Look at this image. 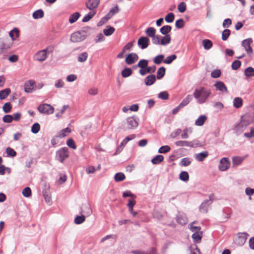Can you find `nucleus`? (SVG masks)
<instances>
[{"label":"nucleus","mask_w":254,"mask_h":254,"mask_svg":"<svg viewBox=\"0 0 254 254\" xmlns=\"http://www.w3.org/2000/svg\"><path fill=\"white\" fill-rule=\"evenodd\" d=\"M211 93V91L209 89L201 87L194 90L193 96L198 103L203 104L206 102Z\"/></svg>","instance_id":"f257e3e1"},{"label":"nucleus","mask_w":254,"mask_h":254,"mask_svg":"<svg viewBox=\"0 0 254 254\" xmlns=\"http://www.w3.org/2000/svg\"><path fill=\"white\" fill-rule=\"evenodd\" d=\"M248 115H245L242 117L241 122L236 124L233 128V131L237 135L241 134L247 127L250 125V123L247 120Z\"/></svg>","instance_id":"f03ea898"},{"label":"nucleus","mask_w":254,"mask_h":254,"mask_svg":"<svg viewBox=\"0 0 254 254\" xmlns=\"http://www.w3.org/2000/svg\"><path fill=\"white\" fill-rule=\"evenodd\" d=\"M53 51V47H48L45 49L39 51L34 56V60L39 62H43L48 57V54L52 53Z\"/></svg>","instance_id":"7ed1b4c3"},{"label":"nucleus","mask_w":254,"mask_h":254,"mask_svg":"<svg viewBox=\"0 0 254 254\" xmlns=\"http://www.w3.org/2000/svg\"><path fill=\"white\" fill-rule=\"evenodd\" d=\"M175 144L177 146H189L193 148H195L198 146H202V145L198 140H194L192 141L179 140L176 141L175 142Z\"/></svg>","instance_id":"20e7f679"},{"label":"nucleus","mask_w":254,"mask_h":254,"mask_svg":"<svg viewBox=\"0 0 254 254\" xmlns=\"http://www.w3.org/2000/svg\"><path fill=\"white\" fill-rule=\"evenodd\" d=\"M68 157V149L67 147H64L60 148L56 152V159L61 163Z\"/></svg>","instance_id":"39448f33"},{"label":"nucleus","mask_w":254,"mask_h":254,"mask_svg":"<svg viewBox=\"0 0 254 254\" xmlns=\"http://www.w3.org/2000/svg\"><path fill=\"white\" fill-rule=\"evenodd\" d=\"M38 111L44 114H52L54 112V108L51 105L48 104H40L37 108Z\"/></svg>","instance_id":"423d86ee"},{"label":"nucleus","mask_w":254,"mask_h":254,"mask_svg":"<svg viewBox=\"0 0 254 254\" xmlns=\"http://www.w3.org/2000/svg\"><path fill=\"white\" fill-rule=\"evenodd\" d=\"M171 40V38L170 35H165L163 37H161V36L157 35L156 38L154 40V44L165 46L169 44Z\"/></svg>","instance_id":"0eeeda50"},{"label":"nucleus","mask_w":254,"mask_h":254,"mask_svg":"<svg viewBox=\"0 0 254 254\" xmlns=\"http://www.w3.org/2000/svg\"><path fill=\"white\" fill-rule=\"evenodd\" d=\"M85 38L86 35L83 31H77L71 35L70 41L74 43L80 42L83 41Z\"/></svg>","instance_id":"6e6552de"},{"label":"nucleus","mask_w":254,"mask_h":254,"mask_svg":"<svg viewBox=\"0 0 254 254\" xmlns=\"http://www.w3.org/2000/svg\"><path fill=\"white\" fill-rule=\"evenodd\" d=\"M253 43L252 38H248L242 41V45L245 49L247 54L249 57H251L253 54V50L251 46V44Z\"/></svg>","instance_id":"1a4fd4ad"},{"label":"nucleus","mask_w":254,"mask_h":254,"mask_svg":"<svg viewBox=\"0 0 254 254\" xmlns=\"http://www.w3.org/2000/svg\"><path fill=\"white\" fill-rule=\"evenodd\" d=\"M128 129H134L138 126V120L135 117H129L127 119Z\"/></svg>","instance_id":"9d476101"},{"label":"nucleus","mask_w":254,"mask_h":254,"mask_svg":"<svg viewBox=\"0 0 254 254\" xmlns=\"http://www.w3.org/2000/svg\"><path fill=\"white\" fill-rule=\"evenodd\" d=\"M248 234L246 233H239L238 234V237L235 239V243L239 246L243 245L247 239Z\"/></svg>","instance_id":"9b49d317"},{"label":"nucleus","mask_w":254,"mask_h":254,"mask_svg":"<svg viewBox=\"0 0 254 254\" xmlns=\"http://www.w3.org/2000/svg\"><path fill=\"white\" fill-rule=\"evenodd\" d=\"M100 2V0H88L86 3V7L91 10L96 11V9L98 6Z\"/></svg>","instance_id":"f8f14e48"},{"label":"nucleus","mask_w":254,"mask_h":254,"mask_svg":"<svg viewBox=\"0 0 254 254\" xmlns=\"http://www.w3.org/2000/svg\"><path fill=\"white\" fill-rule=\"evenodd\" d=\"M149 44V39L147 37H141L138 40L137 44L142 49L146 48Z\"/></svg>","instance_id":"ddd939ff"},{"label":"nucleus","mask_w":254,"mask_h":254,"mask_svg":"<svg viewBox=\"0 0 254 254\" xmlns=\"http://www.w3.org/2000/svg\"><path fill=\"white\" fill-rule=\"evenodd\" d=\"M138 59V55L135 53H132L127 55L126 58L125 62L127 64H132L137 61Z\"/></svg>","instance_id":"4468645a"},{"label":"nucleus","mask_w":254,"mask_h":254,"mask_svg":"<svg viewBox=\"0 0 254 254\" xmlns=\"http://www.w3.org/2000/svg\"><path fill=\"white\" fill-rule=\"evenodd\" d=\"M230 162L228 158H223L221 159L219 168L220 170L224 171L228 169L230 166Z\"/></svg>","instance_id":"2eb2a0df"},{"label":"nucleus","mask_w":254,"mask_h":254,"mask_svg":"<svg viewBox=\"0 0 254 254\" xmlns=\"http://www.w3.org/2000/svg\"><path fill=\"white\" fill-rule=\"evenodd\" d=\"M212 201L210 197L208 200L204 201L199 207V210L202 213H206L208 211L209 206L212 203Z\"/></svg>","instance_id":"dca6fc26"},{"label":"nucleus","mask_w":254,"mask_h":254,"mask_svg":"<svg viewBox=\"0 0 254 254\" xmlns=\"http://www.w3.org/2000/svg\"><path fill=\"white\" fill-rule=\"evenodd\" d=\"M216 89L222 93H228L227 87L225 84L221 81H217L214 85Z\"/></svg>","instance_id":"f3484780"},{"label":"nucleus","mask_w":254,"mask_h":254,"mask_svg":"<svg viewBox=\"0 0 254 254\" xmlns=\"http://www.w3.org/2000/svg\"><path fill=\"white\" fill-rule=\"evenodd\" d=\"M146 34L152 38V42L154 44V40L156 38L157 35H155L156 29L152 27H148L145 31Z\"/></svg>","instance_id":"a211bd4d"},{"label":"nucleus","mask_w":254,"mask_h":254,"mask_svg":"<svg viewBox=\"0 0 254 254\" xmlns=\"http://www.w3.org/2000/svg\"><path fill=\"white\" fill-rule=\"evenodd\" d=\"M92 209L88 204L82 205L80 213H84L87 216H90L92 214Z\"/></svg>","instance_id":"6ab92c4d"},{"label":"nucleus","mask_w":254,"mask_h":254,"mask_svg":"<svg viewBox=\"0 0 254 254\" xmlns=\"http://www.w3.org/2000/svg\"><path fill=\"white\" fill-rule=\"evenodd\" d=\"M208 156V152L207 151L197 153L194 155V157L196 160L201 162L204 160Z\"/></svg>","instance_id":"aec40b11"},{"label":"nucleus","mask_w":254,"mask_h":254,"mask_svg":"<svg viewBox=\"0 0 254 254\" xmlns=\"http://www.w3.org/2000/svg\"><path fill=\"white\" fill-rule=\"evenodd\" d=\"M156 81V76L154 74H151L147 76L144 79V82L146 85L150 86L152 85Z\"/></svg>","instance_id":"412c9836"},{"label":"nucleus","mask_w":254,"mask_h":254,"mask_svg":"<svg viewBox=\"0 0 254 254\" xmlns=\"http://www.w3.org/2000/svg\"><path fill=\"white\" fill-rule=\"evenodd\" d=\"M35 82L33 80H29L24 84V90L27 93H31L33 88Z\"/></svg>","instance_id":"4be33fe9"},{"label":"nucleus","mask_w":254,"mask_h":254,"mask_svg":"<svg viewBox=\"0 0 254 254\" xmlns=\"http://www.w3.org/2000/svg\"><path fill=\"white\" fill-rule=\"evenodd\" d=\"M177 221L181 225H184L187 224L188 222V219L185 215L179 214L177 216Z\"/></svg>","instance_id":"5701e85b"},{"label":"nucleus","mask_w":254,"mask_h":254,"mask_svg":"<svg viewBox=\"0 0 254 254\" xmlns=\"http://www.w3.org/2000/svg\"><path fill=\"white\" fill-rule=\"evenodd\" d=\"M9 35L12 40H15L19 37V30L17 28H14L9 33Z\"/></svg>","instance_id":"b1692460"},{"label":"nucleus","mask_w":254,"mask_h":254,"mask_svg":"<svg viewBox=\"0 0 254 254\" xmlns=\"http://www.w3.org/2000/svg\"><path fill=\"white\" fill-rule=\"evenodd\" d=\"M243 99L240 97H236L233 102V106L236 108H241L243 105Z\"/></svg>","instance_id":"393cba45"},{"label":"nucleus","mask_w":254,"mask_h":254,"mask_svg":"<svg viewBox=\"0 0 254 254\" xmlns=\"http://www.w3.org/2000/svg\"><path fill=\"white\" fill-rule=\"evenodd\" d=\"M10 89L9 88H5L0 91V99H5L10 93Z\"/></svg>","instance_id":"a878e982"},{"label":"nucleus","mask_w":254,"mask_h":254,"mask_svg":"<svg viewBox=\"0 0 254 254\" xmlns=\"http://www.w3.org/2000/svg\"><path fill=\"white\" fill-rule=\"evenodd\" d=\"M207 120V117L205 115H201L195 121V125L197 126H202Z\"/></svg>","instance_id":"bb28decb"},{"label":"nucleus","mask_w":254,"mask_h":254,"mask_svg":"<svg viewBox=\"0 0 254 254\" xmlns=\"http://www.w3.org/2000/svg\"><path fill=\"white\" fill-rule=\"evenodd\" d=\"M192 98L191 95H188L185 98H184L181 103L179 104L180 107L182 108L187 106L192 100Z\"/></svg>","instance_id":"cd10ccee"},{"label":"nucleus","mask_w":254,"mask_h":254,"mask_svg":"<svg viewBox=\"0 0 254 254\" xmlns=\"http://www.w3.org/2000/svg\"><path fill=\"white\" fill-rule=\"evenodd\" d=\"M172 27L171 26L169 25H165L162 27L160 29V31L161 33L164 35H167L171 31Z\"/></svg>","instance_id":"c85d7f7f"},{"label":"nucleus","mask_w":254,"mask_h":254,"mask_svg":"<svg viewBox=\"0 0 254 254\" xmlns=\"http://www.w3.org/2000/svg\"><path fill=\"white\" fill-rule=\"evenodd\" d=\"M44 12L42 9H38L34 12L32 16L34 19H37L42 18L44 16Z\"/></svg>","instance_id":"c756f323"},{"label":"nucleus","mask_w":254,"mask_h":254,"mask_svg":"<svg viewBox=\"0 0 254 254\" xmlns=\"http://www.w3.org/2000/svg\"><path fill=\"white\" fill-rule=\"evenodd\" d=\"M163 160L164 157L162 155H157L151 160V162L153 164H158L162 162Z\"/></svg>","instance_id":"7c9ffc66"},{"label":"nucleus","mask_w":254,"mask_h":254,"mask_svg":"<svg viewBox=\"0 0 254 254\" xmlns=\"http://www.w3.org/2000/svg\"><path fill=\"white\" fill-rule=\"evenodd\" d=\"M96 13V11H90L88 14L85 15L82 19V21L86 22L89 21Z\"/></svg>","instance_id":"2f4dec72"},{"label":"nucleus","mask_w":254,"mask_h":254,"mask_svg":"<svg viewBox=\"0 0 254 254\" xmlns=\"http://www.w3.org/2000/svg\"><path fill=\"white\" fill-rule=\"evenodd\" d=\"M192 129L191 128H186L184 129L181 134V138L183 139H187L189 137V134L191 133Z\"/></svg>","instance_id":"473e14b6"},{"label":"nucleus","mask_w":254,"mask_h":254,"mask_svg":"<svg viewBox=\"0 0 254 254\" xmlns=\"http://www.w3.org/2000/svg\"><path fill=\"white\" fill-rule=\"evenodd\" d=\"M166 69L164 67H161L158 68L157 71V78L161 79L165 74Z\"/></svg>","instance_id":"72a5a7b5"},{"label":"nucleus","mask_w":254,"mask_h":254,"mask_svg":"<svg viewBox=\"0 0 254 254\" xmlns=\"http://www.w3.org/2000/svg\"><path fill=\"white\" fill-rule=\"evenodd\" d=\"M202 237V233L201 232H196L194 233L192 235V238L194 242H200L201 240Z\"/></svg>","instance_id":"f704fd0d"},{"label":"nucleus","mask_w":254,"mask_h":254,"mask_svg":"<svg viewBox=\"0 0 254 254\" xmlns=\"http://www.w3.org/2000/svg\"><path fill=\"white\" fill-rule=\"evenodd\" d=\"M202 44L205 50L210 49L213 45L212 42L208 39H204L202 41Z\"/></svg>","instance_id":"c9c22d12"},{"label":"nucleus","mask_w":254,"mask_h":254,"mask_svg":"<svg viewBox=\"0 0 254 254\" xmlns=\"http://www.w3.org/2000/svg\"><path fill=\"white\" fill-rule=\"evenodd\" d=\"M125 176L123 173H116L114 176L115 181L117 182H121L125 179Z\"/></svg>","instance_id":"e433bc0d"},{"label":"nucleus","mask_w":254,"mask_h":254,"mask_svg":"<svg viewBox=\"0 0 254 254\" xmlns=\"http://www.w3.org/2000/svg\"><path fill=\"white\" fill-rule=\"evenodd\" d=\"M70 132L71 129L68 127H66L65 128L62 129L59 132L58 136L61 138L65 137L68 133H69Z\"/></svg>","instance_id":"4c0bfd02"},{"label":"nucleus","mask_w":254,"mask_h":254,"mask_svg":"<svg viewBox=\"0 0 254 254\" xmlns=\"http://www.w3.org/2000/svg\"><path fill=\"white\" fill-rule=\"evenodd\" d=\"M115 30L114 27L108 26L106 27V28L103 30V33L106 36H110L114 33Z\"/></svg>","instance_id":"58836bf2"},{"label":"nucleus","mask_w":254,"mask_h":254,"mask_svg":"<svg viewBox=\"0 0 254 254\" xmlns=\"http://www.w3.org/2000/svg\"><path fill=\"white\" fill-rule=\"evenodd\" d=\"M88 56V55L87 52L82 53L78 56L77 60L79 62H84L87 60Z\"/></svg>","instance_id":"ea45409f"},{"label":"nucleus","mask_w":254,"mask_h":254,"mask_svg":"<svg viewBox=\"0 0 254 254\" xmlns=\"http://www.w3.org/2000/svg\"><path fill=\"white\" fill-rule=\"evenodd\" d=\"M245 74L247 77L254 76V68L248 67L245 70Z\"/></svg>","instance_id":"a19ab883"},{"label":"nucleus","mask_w":254,"mask_h":254,"mask_svg":"<svg viewBox=\"0 0 254 254\" xmlns=\"http://www.w3.org/2000/svg\"><path fill=\"white\" fill-rule=\"evenodd\" d=\"M80 14L78 12H75L71 14L69 18V22L70 23L75 22L79 17Z\"/></svg>","instance_id":"79ce46f5"},{"label":"nucleus","mask_w":254,"mask_h":254,"mask_svg":"<svg viewBox=\"0 0 254 254\" xmlns=\"http://www.w3.org/2000/svg\"><path fill=\"white\" fill-rule=\"evenodd\" d=\"M180 179L183 181H187L189 179V175L187 172L182 171L179 175Z\"/></svg>","instance_id":"37998d69"},{"label":"nucleus","mask_w":254,"mask_h":254,"mask_svg":"<svg viewBox=\"0 0 254 254\" xmlns=\"http://www.w3.org/2000/svg\"><path fill=\"white\" fill-rule=\"evenodd\" d=\"M164 59L163 55H159L155 57L153 59V62L156 64H160Z\"/></svg>","instance_id":"c03bdc74"},{"label":"nucleus","mask_w":254,"mask_h":254,"mask_svg":"<svg viewBox=\"0 0 254 254\" xmlns=\"http://www.w3.org/2000/svg\"><path fill=\"white\" fill-rule=\"evenodd\" d=\"M132 70L129 68H126L122 70V75L123 77H127L132 74Z\"/></svg>","instance_id":"a18cd8bd"},{"label":"nucleus","mask_w":254,"mask_h":254,"mask_svg":"<svg viewBox=\"0 0 254 254\" xmlns=\"http://www.w3.org/2000/svg\"><path fill=\"white\" fill-rule=\"evenodd\" d=\"M11 109L12 106L10 103L9 102H7L5 103L2 107L3 111L5 113H9L11 111Z\"/></svg>","instance_id":"49530a36"},{"label":"nucleus","mask_w":254,"mask_h":254,"mask_svg":"<svg viewBox=\"0 0 254 254\" xmlns=\"http://www.w3.org/2000/svg\"><path fill=\"white\" fill-rule=\"evenodd\" d=\"M191 164V160L189 158H183L180 163V165L182 166H189Z\"/></svg>","instance_id":"de8ad7c7"},{"label":"nucleus","mask_w":254,"mask_h":254,"mask_svg":"<svg viewBox=\"0 0 254 254\" xmlns=\"http://www.w3.org/2000/svg\"><path fill=\"white\" fill-rule=\"evenodd\" d=\"M85 220V217L84 215L77 216L74 219V223L76 224H80Z\"/></svg>","instance_id":"09e8293b"},{"label":"nucleus","mask_w":254,"mask_h":254,"mask_svg":"<svg viewBox=\"0 0 254 254\" xmlns=\"http://www.w3.org/2000/svg\"><path fill=\"white\" fill-rule=\"evenodd\" d=\"M177 58V56L175 55H172L170 56L167 57L165 60L163 61V62L166 64H170L172 62Z\"/></svg>","instance_id":"8fccbe9b"},{"label":"nucleus","mask_w":254,"mask_h":254,"mask_svg":"<svg viewBox=\"0 0 254 254\" xmlns=\"http://www.w3.org/2000/svg\"><path fill=\"white\" fill-rule=\"evenodd\" d=\"M231 34V31L229 29H225L222 33V39L223 41L227 40Z\"/></svg>","instance_id":"3c124183"},{"label":"nucleus","mask_w":254,"mask_h":254,"mask_svg":"<svg viewBox=\"0 0 254 254\" xmlns=\"http://www.w3.org/2000/svg\"><path fill=\"white\" fill-rule=\"evenodd\" d=\"M175 18V15L173 13H169L165 17V20L168 23L172 22Z\"/></svg>","instance_id":"603ef678"},{"label":"nucleus","mask_w":254,"mask_h":254,"mask_svg":"<svg viewBox=\"0 0 254 254\" xmlns=\"http://www.w3.org/2000/svg\"><path fill=\"white\" fill-rule=\"evenodd\" d=\"M148 64V62L146 60H141L138 62L137 66L140 68H144L147 67Z\"/></svg>","instance_id":"864d4df0"},{"label":"nucleus","mask_w":254,"mask_h":254,"mask_svg":"<svg viewBox=\"0 0 254 254\" xmlns=\"http://www.w3.org/2000/svg\"><path fill=\"white\" fill-rule=\"evenodd\" d=\"M171 150V148L168 145H164L161 146L159 149H158V152L159 153H166L168 152H169Z\"/></svg>","instance_id":"5fc2aeb1"},{"label":"nucleus","mask_w":254,"mask_h":254,"mask_svg":"<svg viewBox=\"0 0 254 254\" xmlns=\"http://www.w3.org/2000/svg\"><path fill=\"white\" fill-rule=\"evenodd\" d=\"M194 223H195L194 221L192 222L191 224H190V230L191 232H194V233L201 232L200 231L201 227H198V226H193V224Z\"/></svg>","instance_id":"6e6d98bb"},{"label":"nucleus","mask_w":254,"mask_h":254,"mask_svg":"<svg viewBox=\"0 0 254 254\" xmlns=\"http://www.w3.org/2000/svg\"><path fill=\"white\" fill-rule=\"evenodd\" d=\"M40 129V126L38 123L34 124L31 127V131L33 133H38Z\"/></svg>","instance_id":"4d7b16f0"},{"label":"nucleus","mask_w":254,"mask_h":254,"mask_svg":"<svg viewBox=\"0 0 254 254\" xmlns=\"http://www.w3.org/2000/svg\"><path fill=\"white\" fill-rule=\"evenodd\" d=\"M175 26L178 28H182L185 26L184 20L182 18L177 20L176 21Z\"/></svg>","instance_id":"13d9d810"},{"label":"nucleus","mask_w":254,"mask_h":254,"mask_svg":"<svg viewBox=\"0 0 254 254\" xmlns=\"http://www.w3.org/2000/svg\"><path fill=\"white\" fill-rule=\"evenodd\" d=\"M22 194L26 197H29L31 195V190L30 188L26 187L22 190Z\"/></svg>","instance_id":"bf43d9fd"},{"label":"nucleus","mask_w":254,"mask_h":254,"mask_svg":"<svg viewBox=\"0 0 254 254\" xmlns=\"http://www.w3.org/2000/svg\"><path fill=\"white\" fill-rule=\"evenodd\" d=\"M2 121L4 123H10L13 121V116L10 115H6L3 117Z\"/></svg>","instance_id":"052dcab7"},{"label":"nucleus","mask_w":254,"mask_h":254,"mask_svg":"<svg viewBox=\"0 0 254 254\" xmlns=\"http://www.w3.org/2000/svg\"><path fill=\"white\" fill-rule=\"evenodd\" d=\"M178 9L180 12L183 13L186 10V4L184 2H181L178 6Z\"/></svg>","instance_id":"680f3d73"},{"label":"nucleus","mask_w":254,"mask_h":254,"mask_svg":"<svg viewBox=\"0 0 254 254\" xmlns=\"http://www.w3.org/2000/svg\"><path fill=\"white\" fill-rule=\"evenodd\" d=\"M66 144L68 147L73 149H75L76 148L75 142L72 138H69L67 140Z\"/></svg>","instance_id":"e2e57ef3"},{"label":"nucleus","mask_w":254,"mask_h":254,"mask_svg":"<svg viewBox=\"0 0 254 254\" xmlns=\"http://www.w3.org/2000/svg\"><path fill=\"white\" fill-rule=\"evenodd\" d=\"M241 65V61L239 60H236L234 62H233L232 64V68L234 70H237L240 67Z\"/></svg>","instance_id":"0e129e2a"},{"label":"nucleus","mask_w":254,"mask_h":254,"mask_svg":"<svg viewBox=\"0 0 254 254\" xmlns=\"http://www.w3.org/2000/svg\"><path fill=\"white\" fill-rule=\"evenodd\" d=\"M221 73V72L220 69H215L211 72V76L213 78H216L220 76Z\"/></svg>","instance_id":"69168bd1"},{"label":"nucleus","mask_w":254,"mask_h":254,"mask_svg":"<svg viewBox=\"0 0 254 254\" xmlns=\"http://www.w3.org/2000/svg\"><path fill=\"white\" fill-rule=\"evenodd\" d=\"M158 98L163 100H167L169 98V94L166 91L161 92L159 93Z\"/></svg>","instance_id":"338daca9"},{"label":"nucleus","mask_w":254,"mask_h":254,"mask_svg":"<svg viewBox=\"0 0 254 254\" xmlns=\"http://www.w3.org/2000/svg\"><path fill=\"white\" fill-rule=\"evenodd\" d=\"M6 152L8 156L14 157L16 155V152L12 148L8 147L6 149Z\"/></svg>","instance_id":"774afa93"}]
</instances>
